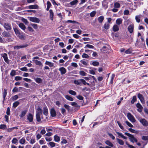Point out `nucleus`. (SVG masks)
<instances>
[{"label":"nucleus","mask_w":148,"mask_h":148,"mask_svg":"<svg viewBox=\"0 0 148 148\" xmlns=\"http://www.w3.org/2000/svg\"><path fill=\"white\" fill-rule=\"evenodd\" d=\"M127 116L128 119L131 122L134 123L135 122L136 120L134 118L130 113H127Z\"/></svg>","instance_id":"f03ea898"},{"label":"nucleus","mask_w":148,"mask_h":148,"mask_svg":"<svg viewBox=\"0 0 148 148\" xmlns=\"http://www.w3.org/2000/svg\"><path fill=\"white\" fill-rule=\"evenodd\" d=\"M120 4L118 2H116L114 3V7L115 8H119L120 7Z\"/></svg>","instance_id":"ea45409f"},{"label":"nucleus","mask_w":148,"mask_h":148,"mask_svg":"<svg viewBox=\"0 0 148 148\" xmlns=\"http://www.w3.org/2000/svg\"><path fill=\"white\" fill-rule=\"evenodd\" d=\"M116 133L119 136H120L121 138H123L125 139H127V138L126 137L123 135L122 133H119L118 132H116Z\"/></svg>","instance_id":"c85d7f7f"},{"label":"nucleus","mask_w":148,"mask_h":148,"mask_svg":"<svg viewBox=\"0 0 148 148\" xmlns=\"http://www.w3.org/2000/svg\"><path fill=\"white\" fill-rule=\"evenodd\" d=\"M42 110L40 108L38 107L36 111V114H42Z\"/></svg>","instance_id":"412c9836"},{"label":"nucleus","mask_w":148,"mask_h":148,"mask_svg":"<svg viewBox=\"0 0 148 148\" xmlns=\"http://www.w3.org/2000/svg\"><path fill=\"white\" fill-rule=\"evenodd\" d=\"M116 140L118 143L120 145H123L124 144V142L122 140L118 138H117Z\"/></svg>","instance_id":"c756f323"},{"label":"nucleus","mask_w":148,"mask_h":148,"mask_svg":"<svg viewBox=\"0 0 148 148\" xmlns=\"http://www.w3.org/2000/svg\"><path fill=\"white\" fill-rule=\"evenodd\" d=\"M17 129L18 127H17L8 128L7 129V131L8 132H11L13 131L14 129Z\"/></svg>","instance_id":"58836bf2"},{"label":"nucleus","mask_w":148,"mask_h":148,"mask_svg":"<svg viewBox=\"0 0 148 148\" xmlns=\"http://www.w3.org/2000/svg\"><path fill=\"white\" fill-rule=\"evenodd\" d=\"M123 19L121 18H117L116 21V25H119L121 24L122 23Z\"/></svg>","instance_id":"f8f14e48"},{"label":"nucleus","mask_w":148,"mask_h":148,"mask_svg":"<svg viewBox=\"0 0 148 148\" xmlns=\"http://www.w3.org/2000/svg\"><path fill=\"white\" fill-rule=\"evenodd\" d=\"M142 16L141 15L139 14L138 15H136L135 16V19L136 21L139 23L140 22V18Z\"/></svg>","instance_id":"dca6fc26"},{"label":"nucleus","mask_w":148,"mask_h":148,"mask_svg":"<svg viewBox=\"0 0 148 148\" xmlns=\"http://www.w3.org/2000/svg\"><path fill=\"white\" fill-rule=\"evenodd\" d=\"M33 61H34L36 65L41 66L42 64L41 62L37 60H33Z\"/></svg>","instance_id":"2f4dec72"},{"label":"nucleus","mask_w":148,"mask_h":148,"mask_svg":"<svg viewBox=\"0 0 148 148\" xmlns=\"http://www.w3.org/2000/svg\"><path fill=\"white\" fill-rule=\"evenodd\" d=\"M38 8V6L37 5H30L28 6V8L29 9H37Z\"/></svg>","instance_id":"aec40b11"},{"label":"nucleus","mask_w":148,"mask_h":148,"mask_svg":"<svg viewBox=\"0 0 148 148\" xmlns=\"http://www.w3.org/2000/svg\"><path fill=\"white\" fill-rule=\"evenodd\" d=\"M50 18L51 21H53V18L54 14L53 11L52 10H49Z\"/></svg>","instance_id":"6ab92c4d"},{"label":"nucleus","mask_w":148,"mask_h":148,"mask_svg":"<svg viewBox=\"0 0 148 148\" xmlns=\"http://www.w3.org/2000/svg\"><path fill=\"white\" fill-rule=\"evenodd\" d=\"M136 100V96H134L133 97H132V99L131 100V103L132 104H133L134 102H135V101Z\"/></svg>","instance_id":"a19ab883"},{"label":"nucleus","mask_w":148,"mask_h":148,"mask_svg":"<svg viewBox=\"0 0 148 148\" xmlns=\"http://www.w3.org/2000/svg\"><path fill=\"white\" fill-rule=\"evenodd\" d=\"M86 47L88 48H91V49H93L94 47L93 46H92L91 45H89V44L86 45V46L85 47V48Z\"/></svg>","instance_id":"0e129e2a"},{"label":"nucleus","mask_w":148,"mask_h":148,"mask_svg":"<svg viewBox=\"0 0 148 148\" xmlns=\"http://www.w3.org/2000/svg\"><path fill=\"white\" fill-rule=\"evenodd\" d=\"M80 80L81 79L75 80L74 82L75 84L81 86V83Z\"/></svg>","instance_id":"4be33fe9"},{"label":"nucleus","mask_w":148,"mask_h":148,"mask_svg":"<svg viewBox=\"0 0 148 148\" xmlns=\"http://www.w3.org/2000/svg\"><path fill=\"white\" fill-rule=\"evenodd\" d=\"M3 26L7 30H9L11 29V25L8 23H4L3 24Z\"/></svg>","instance_id":"0eeeda50"},{"label":"nucleus","mask_w":148,"mask_h":148,"mask_svg":"<svg viewBox=\"0 0 148 148\" xmlns=\"http://www.w3.org/2000/svg\"><path fill=\"white\" fill-rule=\"evenodd\" d=\"M2 35L4 37H7L9 36L10 35L6 32L4 31L2 34Z\"/></svg>","instance_id":"7c9ffc66"},{"label":"nucleus","mask_w":148,"mask_h":148,"mask_svg":"<svg viewBox=\"0 0 148 148\" xmlns=\"http://www.w3.org/2000/svg\"><path fill=\"white\" fill-rule=\"evenodd\" d=\"M71 66L73 67L76 68L78 66L77 64L75 62H72L71 63Z\"/></svg>","instance_id":"e2e57ef3"},{"label":"nucleus","mask_w":148,"mask_h":148,"mask_svg":"<svg viewBox=\"0 0 148 148\" xmlns=\"http://www.w3.org/2000/svg\"><path fill=\"white\" fill-rule=\"evenodd\" d=\"M80 62L85 66H87L88 65V61L85 60L84 59L80 60Z\"/></svg>","instance_id":"a211bd4d"},{"label":"nucleus","mask_w":148,"mask_h":148,"mask_svg":"<svg viewBox=\"0 0 148 148\" xmlns=\"http://www.w3.org/2000/svg\"><path fill=\"white\" fill-rule=\"evenodd\" d=\"M7 129L6 125L4 124H1L0 125V129L5 130Z\"/></svg>","instance_id":"c03bdc74"},{"label":"nucleus","mask_w":148,"mask_h":148,"mask_svg":"<svg viewBox=\"0 0 148 148\" xmlns=\"http://www.w3.org/2000/svg\"><path fill=\"white\" fill-rule=\"evenodd\" d=\"M76 97L77 99L81 100H82L84 99V97L80 95L77 96Z\"/></svg>","instance_id":"6e6d98bb"},{"label":"nucleus","mask_w":148,"mask_h":148,"mask_svg":"<svg viewBox=\"0 0 148 148\" xmlns=\"http://www.w3.org/2000/svg\"><path fill=\"white\" fill-rule=\"evenodd\" d=\"M12 142V143L16 144L17 143H18V140L16 138H13Z\"/></svg>","instance_id":"4c0bfd02"},{"label":"nucleus","mask_w":148,"mask_h":148,"mask_svg":"<svg viewBox=\"0 0 148 148\" xmlns=\"http://www.w3.org/2000/svg\"><path fill=\"white\" fill-rule=\"evenodd\" d=\"M45 64L48 65L50 67H51L54 66V64L51 62L46 61L45 63Z\"/></svg>","instance_id":"ddd939ff"},{"label":"nucleus","mask_w":148,"mask_h":148,"mask_svg":"<svg viewBox=\"0 0 148 148\" xmlns=\"http://www.w3.org/2000/svg\"><path fill=\"white\" fill-rule=\"evenodd\" d=\"M79 74L82 76H85L87 74L86 73L83 71H79Z\"/></svg>","instance_id":"680f3d73"},{"label":"nucleus","mask_w":148,"mask_h":148,"mask_svg":"<svg viewBox=\"0 0 148 148\" xmlns=\"http://www.w3.org/2000/svg\"><path fill=\"white\" fill-rule=\"evenodd\" d=\"M128 130L132 133H138V132L137 131H136L134 130L132 128H129L128 129Z\"/></svg>","instance_id":"3c124183"},{"label":"nucleus","mask_w":148,"mask_h":148,"mask_svg":"<svg viewBox=\"0 0 148 148\" xmlns=\"http://www.w3.org/2000/svg\"><path fill=\"white\" fill-rule=\"evenodd\" d=\"M50 114L52 117H55L56 116V112L54 108H52L50 110Z\"/></svg>","instance_id":"9b49d317"},{"label":"nucleus","mask_w":148,"mask_h":148,"mask_svg":"<svg viewBox=\"0 0 148 148\" xmlns=\"http://www.w3.org/2000/svg\"><path fill=\"white\" fill-rule=\"evenodd\" d=\"M27 119L29 122H32L33 120V115L29 113L27 116Z\"/></svg>","instance_id":"1a4fd4ad"},{"label":"nucleus","mask_w":148,"mask_h":148,"mask_svg":"<svg viewBox=\"0 0 148 148\" xmlns=\"http://www.w3.org/2000/svg\"><path fill=\"white\" fill-rule=\"evenodd\" d=\"M29 20L33 22L39 23L40 22V19L36 17H30Z\"/></svg>","instance_id":"20e7f679"},{"label":"nucleus","mask_w":148,"mask_h":148,"mask_svg":"<svg viewBox=\"0 0 148 148\" xmlns=\"http://www.w3.org/2000/svg\"><path fill=\"white\" fill-rule=\"evenodd\" d=\"M110 25L108 23H105L104 25V27L106 29H108L110 27Z\"/></svg>","instance_id":"72a5a7b5"},{"label":"nucleus","mask_w":148,"mask_h":148,"mask_svg":"<svg viewBox=\"0 0 148 148\" xmlns=\"http://www.w3.org/2000/svg\"><path fill=\"white\" fill-rule=\"evenodd\" d=\"M134 25L133 24L130 25L127 27V29L130 34H132L134 31Z\"/></svg>","instance_id":"39448f33"},{"label":"nucleus","mask_w":148,"mask_h":148,"mask_svg":"<svg viewBox=\"0 0 148 148\" xmlns=\"http://www.w3.org/2000/svg\"><path fill=\"white\" fill-rule=\"evenodd\" d=\"M28 46V45L27 44H24V45H19L18 46H19V49H20V48H22L26 47H27Z\"/></svg>","instance_id":"603ef678"},{"label":"nucleus","mask_w":148,"mask_h":148,"mask_svg":"<svg viewBox=\"0 0 148 148\" xmlns=\"http://www.w3.org/2000/svg\"><path fill=\"white\" fill-rule=\"evenodd\" d=\"M36 141L34 139L32 138L30 141V143L32 145L35 143Z\"/></svg>","instance_id":"338daca9"},{"label":"nucleus","mask_w":148,"mask_h":148,"mask_svg":"<svg viewBox=\"0 0 148 148\" xmlns=\"http://www.w3.org/2000/svg\"><path fill=\"white\" fill-rule=\"evenodd\" d=\"M105 143L107 145L111 147H113L114 146L113 144L110 141L107 140L105 142Z\"/></svg>","instance_id":"5701e85b"},{"label":"nucleus","mask_w":148,"mask_h":148,"mask_svg":"<svg viewBox=\"0 0 148 148\" xmlns=\"http://www.w3.org/2000/svg\"><path fill=\"white\" fill-rule=\"evenodd\" d=\"M22 77L19 76H17L15 77V80L16 81L21 80H22Z\"/></svg>","instance_id":"bf43d9fd"},{"label":"nucleus","mask_w":148,"mask_h":148,"mask_svg":"<svg viewBox=\"0 0 148 148\" xmlns=\"http://www.w3.org/2000/svg\"><path fill=\"white\" fill-rule=\"evenodd\" d=\"M35 81L38 83H40L42 82V80L39 77H36L35 78Z\"/></svg>","instance_id":"393cba45"},{"label":"nucleus","mask_w":148,"mask_h":148,"mask_svg":"<svg viewBox=\"0 0 148 148\" xmlns=\"http://www.w3.org/2000/svg\"><path fill=\"white\" fill-rule=\"evenodd\" d=\"M14 31L15 32L17 36L18 34H19L20 33L19 31L18 30V29L16 28H14Z\"/></svg>","instance_id":"8fccbe9b"},{"label":"nucleus","mask_w":148,"mask_h":148,"mask_svg":"<svg viewBox=\"0 0 148 148\" xmlns=\"http://www.w3.org/2000/svg\"><path fill=\"white\" fill-rule=\"evenodd\" d=\"M59 70L61 74L62 75L65 74L66 72V69L63 67L60 68Z\"/></svg>","instance_id":"9d476101"},{"label":"nucleus","mask_w":148,"mask_h":148,"mask_svg":"<svg viewBox=\"0 0 148 148\" xmlns=\"http://www.w3.org/2000/svg\"><path fill=\"white\" fill-rule=\"evenodd\" d=\"M65 97L69 101H72L73 100V98L70 96L66 95L65 96Z\"/></svg>","instance_id":"cd10ccee"},{"label":"nucleus","mask_w":148,"mask_h":148,"mask_svg":"<svg viewBox=\"0 0 148 148\" xmlns=\"http://www.w3.org/2000/svg\"><path fill=\"white\" fill-rule=\"evenodd\" d=\"M71 105L76 108L79 107V106L77 104V103L75 102H73L71 103Z\"/></svg>","instance_id":"5fc2aeb1"},{"label":"nucleus","mask_w":148,"mask_h":148,"mask_svg":"<svg viewBox=\"0 0 148 148\" xmlns=\"http://www.w3.org/2000/svg\"><path fill=\"white\" fill-rule=\"evenodd\" d=\"M54 140L56 142H58L60 140V138L57 135H55L54 137Z\"/></svg>","instance_id":"c9c22d12"},{"label":"nucleus","mask_w":148,"mask_h":148,"mask_svg":"<svg viewBox=\"0 0 148 148\" xmlns=\"http://www.w3.org/2000/svg\"><path fill=\"white\" fill-rule=\"evenodd\" d=\"M18 25L19 27L23 30H25L26 27L23 23H20Z\"/></svg>","instance_id":"b1692460"},{"label":"nucleus","mask_w":148,"mask_h":148,"mask_svg":"<svg viewBox=\"0 0 148 148\" xmlns=\"http://www.w3.org/2000/svg\"><path fill=\"white\" fill-rule=\"evenodd\" d=\"M112 30L114 32L118 31L119 30L118 25L116 24L114 25L112 27Z\"/></svg>","instance_id":"4468645a"},{"label":"nucleus","mask_w":148,"mask_h":148,"mask_svg":"<svg viewBox=\"0 0 148 148\" xmlns=\"http://www.w3.org/2000/svg\"><path fill=\"white\" fill-rule=\"evenodd\" d=\"M41 114H36V119L37 121L38 122H39L40 121L41 119L40 117V116Z\"/></svg>","instance_id":"a18cd8bd"},{"label":"nucleus","mask_w":148,"mask_h":148,"mask_svg":"<svg viewBox=\"0 0 148 148\" xmlns=\"http://www.w3.org/2000/svg\"><path fill=\"white\" fill-rule=\"evenodd\" d=\"M104 18V17L103 16H101L99 17L97 19L99 23H102Z\"/></svg>","instance_id":"f3484780"},{"label":"nucleus","mask_w":148,"mask_h":148,"mask_svg":"<svg viewBox=\"0 0 148 148\" xmlns=\"http://www.w3.org/2000/svg\"><path fill=\"white\" fill-rule=\"evenodd\" d=\"M136 106L138 108L137 109V110L140 112H141L142 111L143 107L139 103H137L136 104Z\"/></svg>","instance_id":"6e6552de"},{"label":"nucleus","mask_w":148,"mask_h":148,"mask_svg":"<svg viewBox=\"0 0 148 148\" xmlns=\"http://www.w3.org/2000/svg\"><path fill=\"white\" fill-rule=\"evenodd\" d=\"M115 77V75L114 74H112V75L111 78L110 79V84H112L113 83V80Z\"/></svg>","instance_id":"09e8293b"},{"label":"nucleus","mask_w":148,"mask_h":148,"mask_svg":"<svg viewBox=\"0 0 148 148\" xmlns=\"http://www.w3.org/2000/svg\"><path fill=\"white\" fill-rule=\"evenodd\" d=\"M67 22L70 23H73L78 24L79 23L75 21H71V20H68L67 21Z\"/></svg>","instance_id":"13d9d810"},{"label":"nucleus","mask_w":148,"mask_h":148,"mask_svg":"<svg viewBox=\"0 0 148 148\" xmlns=\"http://www.w3.org/2000/svg\"><path fill=\"white\" fill-rule=\"evenodd\" d=\"M48 110L47 108L46 107H45L43 108V114L46 116H47L48 114Z\"/></svg>","instance_id":"a878e982"},{"label":"nucleus","mask_w":148,"mask_h":148,"mask_svg":"<svg viewBox=\"0 0 148 148\" xmlns=\"http://www.w3.org/2000/svg\"><path fill=\"white\" fill-rule=\"evenodd\" d=\"M138 97L142 104L145 103V101L144 98L142 94L140 93L138 94Z\"/></svg>","instance_id":"423d86ee"},{"label":"nucleus","mask_w":148,"mask_h":148,"mask_svg":"<svg viewBox=\"0 0 148 148\" xmlns=\"http://www.w3.org/2000/svg\"><path fill=\"white\" fill-rule=\"evenodd\" d=\"M78 1L77 0H75L71 1L70 3L71 5H73L76 4L78 2Z\"/></svg>","instance_id":"e433bc0d"},{"label":"nucleus","mask_w":148,"mask_h":148,"mask_svg":"<svg viewBox=\"0 0 148 148\" xmlns=\"http://www.w3.org/2000/svg\"><path fill=\"white\" fill-rule=\"evenodd\" d=\"M96 11H93L90 13V16L91 17H94L96 14Z\"/></svg>","instance_id":"de8ad7c7"},{"label":"nucleus","mask_w":148,"mask_h":148,"mask_svg":"<svg viewBox=\"0 0 148 148\" xmlns=\"http://www.w3.org/2000/svg\"><path fill=\"white\" fill-rule=\"evenodd\" d=\"M125 135L129 137V139L131 142L133 143H134V142H137V140L135 137H134L133 135L127 132H125Z\"/></svg>","instance_id":"f257e3e1"},{"label":"nucleus","mask_w":148,"mask_h":148,"mask_svg":"<svg viewBox=\"0 0 148 148\" xmlns=\"http://www.w3.org/2000/svg\"><path fill=\"white\" fill-rule=\"evenodd\" d=\"M19 104V102L17 101L14 103L13 104V106L14 108L16 107Z\"/></svg>","instance_id":"49530a36"},{"label":"nucleus","mask_w":148,"mask_h":148,"mask_svg":"<svg viewBox=\"0 0 148 148\" xmlns=\"http://www.w3.org/2000/svg\"><path fill=\"white\" fill-rule=\"evenodd\" d=\"M125 123L129 127H133V125L128 121H126Z\"/></svg>","instance_id":"052dcab7"},{"label":"nucleus","mask_w":148,"mask_h":148,"mask_svg":"<svg viewBox=\"0 0 148 148\" xmlns=\"http://www.w3.org/2000/svg\"><path fill=\"white\" fill-rule=\"evenodd\" d=\"M7 90L6 89H4V92L3 93V101H4L5 100V98L7 94Z\"/></svg>","instance_id":"bb28decb"},{"label":"nucleus","mask_w":148,"mask_h":148,"mask_svg":"<svg viewBox=\"0 0 148 148\" xmlns=\"http://www.w3.org/2000/svg\"><path fill=\"white\" fill-rule=\"evenodd\" d=\"M27 110H25L22 111L21 112V114L20 115V117H22L24 116L27 113Z\"/></svg>","instance_id":"473e14b6"},{"label":"nucleus","mask_w":148,"mask_h":148,"mask_svg":"<svg viewBox=\"0 0 148 148\" xmlns=\"http://www.w3.org/2000/svg\"><path fill=\"white\" fill-rule=\"evenodd\" d=\"M139 121L143 126H146L148 125V123L145 119L140 118Z\"/></svg>","instance_id":"7ed1b4c3"},{"label":"nucleus","mask_w":148,"mask_h":148,"mask_svg":"<svg viewBox=\"0 0 148 148\" xmlns=\"http://www.w3.org/2000/svg\"><path fill=\"white\" fill-rule=\"evenodd\" d=\"M132 49L131 48H129L125 51V53L126 54H129L132 53Z\"/></svg>","instance_id":"864d4df0"},{"label":"nucleus","mask_w":148,"mask_h":148,"mask_svg":"<svg viewBox=\"0 0 148 148\" xmlns=\"http://www.w3.org/2000/svg\"><path fill=\"white\" fill-rule=\"evenodd\" d=\"M129 12L128 10H125L124 11L123 14L124 15H128L129 14Z\"/></svg>","instance_id":"774afa93"},{"label":"nucleus","mask_w":148,"mask_h":148,"mask_svg":"<svg viewBox=\"0 0 148 148\" xmlns=\"http://www.w3.org/2000/svg\"><path fill=\"white\" fill-rule=\"evenodd\" d=\"M92 64L94 66H98L99 64V63L98 62L95 61L92 62Z\"/></svg>","instance_id":"4d7b16f0"},{"label":"nucleus","mask_w":148,"mask_h":148,"mask_svg":"<svg viewBox=\"0 0 148 148\" xmlns=\"http://www.w3.org/2000/svg\"><path fill=\"white\" fill-rule=\"evenodd\" d=\"M17 36L21 39H24V36L23 34L20 33Z\"/></svg>","instance_id":"37998d69"},{"label":"nucleus","mask_w":148,"mask_h":148,"mask_svg":"<svg viewBox=\"0 0 148 148\" xmlns=\"http://www.w3.org/2000/svg\"><path fill=\"white\" fill-rule=\"evenodd\" d=\"M2 57L3 58L5 61L6 63H8L9 61H8V59L7 57V54L6 53H4V54H3Z\"/></svg>","instance_id":"2eb2a0df"},{"label":"nucleus","mask_w":148,"mask_h":148,"mask_svg":"<svg viewBox=\"0 0 148 148\" xmlns=\"http://www.w3.org/2000/svg\"><path fill=\"white\" fill-rule=\"evenodd\" d=\"M69 93L73 95H75L76 94V92L75 91L72 90H69Z\"/></svg>","instance_id":"79ce46f5"},{"label":"nucleus","mask_w":148,"mask_h":148,"mask_svg":"<svg viewBox=\"0 0 148 148\" xmlns=\"http://www.w3.org/2000/svg\"><path fill=\"white\" fill-rule=\"evenodd\" d=\"M82 57L83 58H88L89 57V56L86 54L84 53L82 55Z\"/></svg>","instance_id":"69168bd1"},{"label":"nucleus","mask_w":148,"mask_h":148,"mask_svg":"<svg viewBox=\"0 0 148 148\" xmlns=\"http://www.w3.org/2000/svg\"><path fill=\"white\" fill-rule=\"evenodd\" d=\"M26 142L25 140L23 138L21 139L19 141V143L22 144H24Z\"/></svg>","instance_id":"f704fd0d"}]
</instances>
